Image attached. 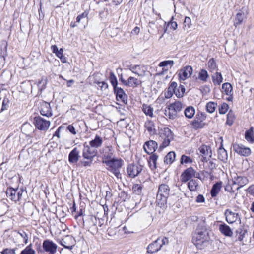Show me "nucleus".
Wrapping results in <instances>:
<instances>
[{
    "label": "nucleus",
    "mask_w": 254,
    "mask_h": 254,
    "mask_svg": "<svg viewBox=\"0 0 254 254\" xmlns=\"http://www.w3.org/2000/svg\"><path fill=\"white\" fill-rule=\"evenodd\" d=\"M17 248H13V249H8L5 248L3 250L2 252H1V254H15L16 250Z\"/></svg>",
    "instance_id": "61"
},
{
    "label": "nucleus",
    "mask_w": 254,
    "mask_h": 254,
    "mask_svg": "<svg viewBox=\"0 0 254 254\" xmlns=\"http://www.w3.org/2000/svg\"><path fill=\"white\" fill-rule=\"evenodd\" d=\"M222 185V182L220 181L216 182L212 186L210 190V194L212 197L214 198L217 195L221 190Z\"/></svg>",
    "instance_id": "29"
},
{
    "label": "nucleus",
    "mask_w": 254,
    "mask_h": 254,
    "mask_svg": "<svg viewBox=\"0 0 254 254\" xmlns=\"http://www.w3.org/2000/svg\"><path fill=\"white\" fill-rule=\"evenodd\" d=\"M39 109L40 114L42 116L49 117L53 115L50 104L48 102L45 101L41 102Z\"/></svg>",
    "instance_id": "13"
},
{
    "label": "nucleus",
    "mask_w": 254,
    "mask_h": 254,
    "mask_svg": "<svg viewBox=\"0 0 254 254\" xmlns=\"http://www.w3.org/2000/svg\"><path fill=\"white\" fill-rule=\"evenodd\" d=\"M169 106L172 108V110H174L176 113L180 112L182 108V104L179 101H176L174 103L170 104Z\"/></svg>",
    "instance_id": "50"
},
{
    "label": "nucleus",
    "mask_w": 254,
    "mask_h": 254,
    "mask_svg": "<svg viewBox=\"0 0 254 254\" xmlns=\"http://www.w3.org/2000/svg\"><path fill=\"white\" fill-rule=\"evenodd\" d=\"M210 237L207 226L202 223L199 224L193 234L192 242L196 248L202 250L209 244Z\"/></svg>",
    "instance_id": "1"
},
{
    "label": "nucleus",
    "mask_w": 254,
    "mask_h": 254,
    "mask_svg": "<svg viewBox=\"0 0 254 254\" xmlns=\"http://www.w3.org/2000/svg\"><path fill=\"white\" fill-rule=\"evenodd\" d=\"M113 91L116 96V99L118 101L124 104H127V96L123 89L118 87L114 89Z\"/></svg>",
    "instance_id": "14"
},
{
    "label": "nucleus",
    "mask_w": 254,
    "mask_h": 254,
    "mask_svg": "<svg viewBox=\"0 0 254 254\" xmlns=\"http://www.w3.org/2000/svg\"><path fill=\"white\" fill-rule=\"evenodd\" d=\"M216 167V164L212 160H210L208 163L206 168L210 170L209 172L206 171V173L210 176V178H212L213 177V175L212 174V171L215 169Z\"/></svg>",
    "instance_id": "47"
},
{
    "label": "nucleus",
    "mask_w": 254,
    "mask_h": 254,
    "mask_svg": "<svg viewBox=\"0 0 254 254\" xmlns=\"http://www.w3.org/2000/svg\"><path fill=\"white\" fill-rule=\"evenodd\" d=\"M173 133L168 127H165L160 132V138L162 140V142L159 146V150H161L169 146L170 141L173 139Z\"/></svg>",
    "instance_id": "4"
},
{
    "label": "nucleus",
    "mask_w": 254,
    "mask_h": 254,
    "mask_svg": "<svg viewBox=\"0 0 254 254\" xmlns=\"http://www.w3.org/2000/svg\"><path fill=\"white\" fill-rule=\"evenodd\" d=\"M217 107V104L214 102H209L206 105V111L210 113H213Z\"/></svg>",
    "instance_id": "51"
},
{
    "label": "nucleus",
    "mask_w": 254,
    "mask_h": 254,
    "mask_svg": "<svg viewBox=\"0 0 254 254\" xmlns=\"http://www.w3.org/2000/svg\"><path fill=\"white\" fill-rule=\"evenodd\" d=\"M157 147V143L153 140L146 141L143 146L144 151L148 154H154V152L156 151Z\"/></svg>",
    "instance_id": "18"
},
{
    "label": "nucleus",
    "mask_w": 254,
    "mask_h": 254,
    "mask_svg": "<svg viewBox=\"0 0 254 254\" xmlns=\"http://www.w3.org/2000/svg\"><path fill=\"white\" fill-rule=\"evenodd\" d=\"M17 191V188L15 189L11 187H8L6 191V195L11 200L16 202Z\"/></svg>",
    "instance_id": "28"
},
{
    "label": "nucleus",
    "mask_w": 254,
    "mask_h": 254,
    "mask_svg": "<svg viewBox=\"0 0 254 254\" xmlns=\"http://www.w3.org/2000/svg\"><path fill=\"white\" fill-rule=\"evenodd\" d=\"M141 84V81L133 77H129L128 78L127 85L129 87L134 88Z\"/></svg>",
    "instance_id": "35"
},
{
    "label": "nucleus",
    "mask_w": 254,
    "mask_h": 254,
    "mask_svg": "<svg viewBox=\"0 0 254 254\" xmlns=\"http://www.w3.org/2000/svg\"><path fill=\"white\" fill-rule=\"evenodd\" d=\"M209 77L207 71L204 69H201L198 73V78L203 82H206Z\"/></svg>",
    "instance_id": "46"
},
{
    "label": "nucleus",
    "mask_w": 254,
    "mask_h": 254,
    "mask_svg": "<svg viewBox=\"0 0 254 254\" xmlns=\"http://www.w3.org/2000/svg\"><path fill=\"white\" fill-rule=\"evenodd\" d=\"M52 49L53 51V52L56 54V55L60 59L61 62L62 63H64V55H63V51L64 50L63 48H60V50H59L58 47L56 45H52Z\"/></svg>",
    "instance_id": "38"
},
{
    "label": "nucleus",
    "mask_w": 254,
    "mask_h": 254,
    "mask_svg": "<svg viewBox=\"0 0 254 254\" xmlns=\"http://www.w3.org/2000/svg\"><path fill=\"white\" fill-rule=\"evenodd\" d=\"M66 203V207L67 209V211L69 212L74 214V212H75L76 210L75 203L73 196L71 194H67L66 195V198L65 199Z\"/></svg>",
    "instance_id": "19"
},
{
    "label": "nucleus",
    "mask_w": 254,
    "mask_h": 254,
    "mask_svg": "<svg viewBox=\"0 0 254 254\" xmlns=\"http://www.w3.org/2000/svg\"><path fill=\"white\" fill-rule=\"evenodd\" d=\"M195 170L192 167L187 168L181 175L180 179L181 182L186 183L195 176Z\"/></svg>",
    "instance_id": "12"
},
{
    "label": "nucleus",
    "mask_w": 254,
    "mask_h": 254,
    "mask_svg": "<svg viewBox=\"0 0 254 254\" xmlns=\"http://www.w3.org/2000/svg\"><path fill=\"white\" fill-rule=\"evenodd\" d=\"M175 153L174 151H170L164 157V162L167 164H171L175 160Z\"/></svg>",
    "instance_id": "40"
},
{
    "label": "nucleus",
    "mask_w": 254,
    "mask_h": 254,
    "mask_svg": "<svg viewBox=\"0 0 254 254\" xmlns=\"http://www.w3.org/2000/svg\"><path fill=\"white\" fill-rule=\"evenodd\" d=\"M9 100L8 98H4L3 102H2V107L1 108L0 112H2L3 111L6 110L9 108Z\"/></svg>",
    "instance_id": "58"
},
{
    "label": "nucleus",
    "mask_w": 254,
    "mask_h": 254,
    "mask_svg": "<svg viewBox=\"0 0 254 254\" xmlns=\"http://www.w3.org/2000/svg\"><path fill=\"white\" fill-rule=\"evenodd\" d=\"M107 233L109 236H114L116 235L117 229L116 228H109L107 230Z\"/></svg>",
    "instance_id": "64"
},
{
    "label": "nucleus",
    "mask_w": 254,
    "mask_h": 254,
    "mask_svg": "<svg viewBox=\"0 0 254 254\" xmlns=\"http://www.w3.org/2000/svg\"><path fill=\"white\" fill-rule=\"evenodd\" d=\"M192 162V159L189 156H187L185 155H182L180 159V163L183 164L184 163H191Z\"/></svg>",
    "instance_id": "56"
},
{
    "label": "nucleus",
    "mask_w": 254,
    "mask_h": 254,
    "mask_svg": "<svg viewBox=\"0 0 254 254\" xmlns=\"http://www.w3.org/2000/svg\"><path fill=\"white\" fill-rule=\"evenodd\" d=\"M35 251L32 248V244L28 245L24 250H23L20 254H35Z\"/></svg>",
    "instance_id": "53"
},
{
    "label": "nucleus",
    "mask_w": 254,
    "mask_h": 254,
    "mask_svg": "<svg viewBox=\"0 0 254 254\" xmlns=\"http://www.w3.org/2000/svg\"><path fill=\"white\" fill-rule=\"evenodd\" d=\"M248 226H241L239 228H238L235 233L237 235L239 234V236L238 237V239L240 241H242L244 238L245 237L246 235H248Z\"/></svg>",
    "instance_id": "25"
},
{
    "label": "nucleus",
    "mask_w": 254,
    "mask_h": 254,
    "mask_svg": "<svg viewBox=\"0 0 254 254\" xmlns=\"http://www.w3.org/2000/svg\"><path fill=\"white\" fill-rule=\"evenodd\" d=\"M235 185H233V183H232V185H227L225 187V190L226 191L230 192H234L235 191Z\"/></svg>",
    "instance_id": "62"
},
{
    "label": "nucleus",
    "mask_w": 254,
    "mask_h": 254,
    "mask_svg": "<svg viewBox=\"0 0 254 254\" xmlns=\"http://www.w3.org/2000/svg\"><path fill=\"white\" fill-rule=\"evenodd\" d=\"M192 68L191 66L187 65L181 69L179 72L180 80H185L190 77L192 73Z\"/></svg>",
    "instance_id": "16"
},
{
    "label": "nucleus",
    "mask_w": 254,
    "mask_h": 254,
    "mask_svg": "<svg viewBox=\"0 0 254 254\" xmlns=\"http://www.w3.org/2000/svg\"><path fill=\"white\" fill-rule=\"evenodd\" d=\"M37 246V251L38 253L46 252L48 253H56L57 251V245L49 239L45 240L42 244V248L40 244L37 242L35 244Z\"/></svg>",
    "instance_id": "5"
},
{
    "label": "nucleus",
    "mask_w": 254,
    "mask_h": 254,
    "mask_svg": "<svg viewBox=\"0 0 254 254\" xmlns=\"http://www.w3.org/2000/svg\"><path fill=\"white\" fill-rule=\"evenodd\" d=\"M232 146L234 152L240 155L248 156L251 154V151L249 147H246L241 144L237 143H233Z\"/></svg>",
    "instance_id": "10"
},
{
    "label": "nucleus",
    "mask_w": 254,
    "mask_h": 254,
    "mask_svg": "<svg viewBox=\"0 0 254 254\" xmlns=\"http://www.w3.org/2000/svg\"><path fill=\"white\" fill-rule=\"evenodd\" d=\"M17 189V195H16V201H19L20 199L21 198L23 192L24 190L23 188H18Z\"/></svg>",
    "instance_id": "63"
},
{
    "label": "nucleus",
    "mask_w": 254,
    "mask_h": 254,
    "mask_svg": "<svg viewBox=\"0 0 254 254\" xmlns=\"http://www.w3.org/2000/svg\"><path fill=\"white\" fill-rule=\"evenodd\" d=\"M195 113V108L191 106L186 107L184 111V114L188 119H191L194 116Z\"/></svg>",
    "instance_id": "39"
},
{
    "label": "nucleus",
    "mask_w": 254,
    "mask_h": 254,
    "mask_svg": "<svg viewBox=\"0 0 254 254\" xmlns=\"http://www.w3.org/2000/svg\"><path fill=\"white\" fill-rule=\"evenodd\" d=\"M169 192L170 188L167 184H162L159 186L156 196V203L160 208L166 207Z\"/></svg>",
    "instance_id": "3"
},
{
    "label": "nucleus",
    "mask_w": 254,
    "mask_h": 254,
    "mask_svg": "<svg viewBox=\"0 0 254 254\" xmlns=\"http://www.w3.org/2000/svg\"><path fill=\"white\" fill-rule=\"evenodd\" d=\"M142 111L147 116H149L150 117H152L153 114V109L150 106L146 104H143L142 107Z\"/></svg>",
    "instance_id": "48"
},
{
    "label": "nucleus",
    "mask_w": 254,
    "mask_h": 254,
    "mask_svg": "<svg viewBox=\"0 0 254 254\" xmlns=\"http://www.w3.org/2000/svg\"><path fill=\"white\" fill-rule=\"evenodd\" d=\"M8 43L6 41L2 40L0 42V55H7Z\"/></svg>",
    "instance_id": "42"
},
{
    "label": "nucleus",
    "mask_w": 254,
    "mask_h": 254,
    "mask_svg": "<svg viewBox=\"0 0 254 254\" xmlns=\"http://www.w3.org/2000/svg\"><path fill=\"white\" fill-rule=\"evenodd\" d=\"M143 189V185L138 184H135L133 185L132 190L134 194L137 195L138 197L136 200L135 199V206L138 204H139L142 200V190Z\"/></svg>",
    "instance_id": "17"
},
{
    "label": "nucleus",
    "mask_w": 254,
    "mask_h": 254,
    "mask_svg": "<svg viewBox=\"0 0 254 254\" xmlns=\"http://www.w3.org/2000/svg\"><path fill=\"white\" fill-rule=\"evenodd\" d=\"M158 158V155L155 153L151 154L150 156L148 162L151 170H154L156 168V162Z\"/></svg>",
    "instance_id": "34"
},
{
    "label": "nucleus",
    "mask_w": 254,
    "mask_h": 254,
    "mask_svg": "<svg viewBox=\"0 0 254 254\" xmlns=\"http://www.w3.org/2000/svg\"><path fill=\"white\" fill-rule=\"evenodd\" d=\"M224 215L226 221L229 224L234 223L238 218L240 220L238 213H234L229 209L225 210Z\"/></svg>",
    "instance_id": "21"
},
{
    "label": "nucleus",
    "mask_w": 254,
    "mask_h": 254,
    "mask_svg": "<svg viewBox=\"0 0 254 254\" xmlns=\"http://www.w3.org/2000/svg\"><path fill=\"white\" fill-rule=\"evenodd\" d=\"M102 162L108 166L107 170L112 172L117 178H121L120 169L124 162L122 159L113 157L109 160H103Z\"/></svg>",
    "instance_id": "2"
},
{
    "label": "nucleus",
    "mask_w": 254,
    "mask_h": 254,
    "mask_svg": "<svg viewBox=\"0 0 254 254\" xmlns=\"http://www.w3.org/2000/svg\"><path fill=\"white\" fill-rule=\"evenodd\" d=\"M46 81L43 78H42L41 79L39 80L37 86L38 87L39 90L41 91L44 89L46 87Z\"/></svg>",
    "instance_id": "57"
},
{
    "label": "nucleus",
    "mask_w": 254,
    "mask_h": 254,
    "mask_svg": "<svg viewBox=\"0 0 254 254\" xmlns=\"http://www.w3.org/2000/svg\"><path fill=\"white\" fill-rule=\"evenodd\" d=\"M234 116L233 113L231 112V111H229L228 114L227 115V121L226 123L230 126L232 125L233 124V120L234 119Z\"/></svg>",
    "instance_id": "59"
},
{
    "label": "nucleus",
    "mask_w": 254,
    "mask_h": 254,
    "mask_svg": "<svg viewBox=\"0 0 254 254\" xmlns=\"http://www.w3.org/2000/svg\"><path fill=\"white\" fill-rule=\"evenodd\" d=\"M162 247L160 239L158 238L155 241L150 244L147 247V252L153 254L159 251Z\"/></svg>",
    "instance_id": "20"
},
{
    "label": "nucleus",
    "mask_w": 254,
    "mask_h": 254,
    "mask_svg": "<svg viewBox=\"0 0 254 254\" xmlns=\"http://www.w3.org/2000/svg\"><path fill=\"white\" fill-rule=\"evenodd\" d=\"M84 148L83 149L82 156L85 159L88 160L93 159L96 155L97 151L94 148L91 147L88 145L86 142L84 143Z\"/></svg>",
    "instance_id": "11"
},
{
    "label": "nucleus",
    "mask_w": 254,
    "mask_h": 254,
    "mask_svg": "<svg viewBox=\"0 0 254 254\" xmlns=\"http://www.w3.org/2000/svg\"><path fill=\"white\" fill-rule=\"evenodd\" d=\"M79 152L76 148H74L69 153L68 160L70 163H75L78 160Z\"/></svg>",
    "instance_id": "33"
},
{
    "label": "nucleus",
    "mask_w": 254,
    "mask_h": 254,
    "mask_svg": "<svg viewBox=\"0 0 254 254\" xmlns=\"http://www.w3.org/2000/svg\"><path fill=\"white\" fill-rule=\"evenodd\" d=\"M33 123L36 128L41 131L47 130L50 125V121L39 116L34 117Z\"/></svg>",
    "instance_id": "8"
},
{
    "label": "nucleus",
    "mask_w": 254,
    "mask_h": 254,
    "mask_svg": "<svg viewBox=\"0 0 254 254\" xmlns=\"http://www.w3.org/2000/svg\"><path fill=\"white\" fill-rule=\"evenodd\" d=\"M177 86L178 84L176 82H170L169 86L167 88V90L165 92V97L166 98H170L173 96V94H175Z\"/></svg>",
    "instance_id": "23"
},
{
    "label": "nucleus",
    "mask_w": 254,
    "mask_h": 254,
    "mask_svg": "<svg viewBox=\"0 0 254 254\" xmlns=\"http://www.w3.org/2000/svg\"><path fill=\"white\" fill-rule=\"evenodd\" d=\"M245 138L250 143H253L254 142V133L253 127H250L248 130L245 131Z\"/></svg>",
    "instance_id": "32"
},
{
    "label": "nucleus",
    "mask_w": 254,
    "mask_h": 254,
    "mask_svg": "<svg viewBox=\"0 0 254 254\" xmlns=\"http://www.w3.org/2000/svg\"><path fill=\"white\" fill-rule=\"evenodd\" d=\"M186 91L185 87L184 85L180 84L179 87L176 88V92H175V95L178 98H181L184 96V93Z\"/></svg>",
    "instance_id": "52"
},
{
    "label": "nucleus",
    "mask_w": 254,
    "mask_h": 254,
    "mask_svg": "<svg viewBox=\"0 0 254 254\" xmlns=\"http://www.w3.org/2000/svg\"><path fill=\"white\" fill-rule=\"evenodd\" d=\"M222 89L226 95H231L233 88L232 85L230 83L226 82L223 83L222 85Z\"/></svg>",
    "instance_id": "45"
},
{
    "label": "nucleus",
    "mask_w": 254,
    "mask_h": 254,
    "mask_svg": "<svg viewBox=\"0 0 254 254\" xmlns=\"http://www.w3.org/2000/svg\"><path fill=\"white\" fill-rule=\"evenodd\" d=\"M188 188L191 191L197 190L198 186V181L196 179H192L190 180L188 184Z\"/></svg>",
    "instance_id": "41"
},
{
    "label": "nucleus",
    "mask_w": 254,
    "mask_h": 254,
    "mask_svg": "<svg viewBox=\"0 0 254 254\" xmlns=\"http://www.w3.org/2000/svg\"><path fill=\"white\" fill-rule=\"evenodd\" d=\"M82 221L84 227H86L88 229L91 228L96 225V218L92 215H88L82 218Z\"/></svg>",
    "instance_id": "22"
},
{
    "label": "nucleus",
    "mask_w": 254,
    "mask_h": 254,
    "mask_svg": "<svg viewBox=\"0 0 254 254\" xmlns=\"http://www.w3.org/2000/svg\"><path fill=\"white\" fill-rule=\"evenodd\" d=\"M208 66L211 72L215 70L217 68V64L214 58H211L208 62Z\"/></svg>",
    "instance_id": "54"
},
{
    "label": "nucleus",
    "mask_w": 254,
    "mask_h": 254,
    "mask_svg": "<svg viewBox=\"0 0 254 254\" xmlns=\"http://www.w3.org/2000/svg\"><path fill=\"white\" fill-rule=\"evenodd\" d=\"M248 14V8L246 7H243L236 14L234 19V26L237 28L238 26L242 24L244 19L247 18Z\"/></svg>",
    "instance_id": "9"
},
{
    "label": "nucleus",
    "mask_w": 254,
    "mask_h": 254,
    "mask_svg": "<svg viewBox=\"0 0 254 254\" xmlns=\"http://www.w3.org/2000/svg\"><path fill=\"white\" fill-rule=\"evenodd\" d=\"M168 65L171 66H173L174 65V61L172 60L164 61L160 62L159 64L160 67H165Z\"/></svg>",
    "instance_id": "60"
},
{
    "label": "nucleus",
    "mask_w": 254,
    "mask_h": 254,
    "mask_svg": "<svg viewBox=\"0 0 254 254\" xmlns=\"http://www.w3.org/2000/svg\"><path fill=\"white\" fill-rule=\"evenodd\" d=\"M201 156H208L209 157H212L211 147L209 145H202L198 149Z\"/></svg>",
    "instance_id": "27"
},
{
    "label": "nucleus",
    "mask_w": 254,
    "mask_h": 254,
    "mask_svg": "<svg viewBox=\"0 0 254 254\" xmlns=\"http://www.w3.org/2000/svg\"><path fill=\"white\" fill-rule=\"evenodd\" d=\"M143 168V166L138 163L129 164L127 168V174L129 177L134 178L141 173Z\"/></svg>",
    "instance_id": "6"
},
{
    "label": "nucleus",
    "mask_w": 254,
    "mask_h": 254,
    "mask_svg": "<svg viewBox=\"0 0 254 254\" xmlns=\"http://www.w3.org/2000/svg\"><path fill=\"white\" fill-rule=\"evenodd\" d=\"M26 129L30 130V131H33V133L35 134H36V131H35L34 130H33L32 126L30 124H24L22 126L21 130L22 132L26 135L27 137H32L30 134H27L26 132Z\"/></svg>",
    "instance_id": "44"
},
{
    "label": "nucleus",
    "mask_w": 254,
    "mask_h": 254,
    "mask_svg": "<svg viewBox=\"0 0 254 254\" xmlns=\"http://www.w3.org/2000/svg\"><path fill=\"white\" fill-rule=\"evenodd\" d=\"M206 114L202 112H197L195 119L191 123L192 127L195 130L202 128L206 125L203 121L206 119Z\"/></svg>",
    "instance_id": "7"
},
{
    "label": "nucleus",
    "mask_w": 254,
    "mask_h": 254,
    "mask_svg": "<svg viewBox=\"0 0 254 254\" xmlns=\"http://www.w3.org/2000/svg\"><path fill=\"white\" fill-rule=\"evenodd\" d=\"M219 230L225 236L231 237L233 235V232L231 228L225 223L219 225Z\"/></svg>",
    "instance_id": "24"
},
{
    "label": "nucleus",
    "mask_w": 254,
    "mask_h": 254,
    "mask_svg": "<svg viewBox=\"0 0 254 254\" xmlns=\"http://www.w3.org/2000/svg\"><path fill=\"white\" fill-rule=\"evenodd\" d=\"M75 243V239L72 236L67 235L64 237V249L71 250L74 246Z\"/></svg>",
    "instance_id": "26"
},
{
    "label": "nucleus",
    "mask_w": 254,
    "mask_h": 254,
    "mask_svg": "<svg viewBox=\"0 0 254 254\" xmlns=\"http://www.w3.org/2000/svg\"><path fill=\"white\" fill-rule=\"evenodd\" d=\"M229 109V105L226 103H223L219 106V113L220 114H225Z\"/></svg>",
    "instance_id": "55"
},
{
    "label": "nucleus",
    "mask_w": 254,
    "mask_h": 254,
    "mask_svg": "<svg viewBox=\"0 0 254 254\" xmlns=\"http://www.w3.org/2000/svg\"><path fill=\"white\" fill-rule=\"evenodd\" d=\"M212 81L214 85H220L223 82V77L220 72H216L212 75Z\"/></svg>",
    "instance_id": "36"
},
{
    "label": "nucleus",
    "mask_w": 254,
    "mask_h": 254,
    "mask_svg": "<svg viewBox=\"0 0 254 254\" xmlns=\"http://www.w3.org/2000/svg\"><path fill=\"white\" fill-rule=\"evenodd\" d=\"M102 143V138L98 135H96L95 138L89 142V145L92 148H97L101 146Z\"/></svg>",
    "instance_id": "30"
},
{
    "label": "nucleus",
    "mask_w": 254,
    "mask_h": 254,
    "mask_svg": "<svg viewBox=\"0 0 254 254\" xmlns=\"http://www.w3.org/2000/svg\"><path fill=\"white\" fill-rule=\"evenodd\" d=\"M145 127L150 134H154L156 130L154 123L151 120H148L145 123Z\"/></svg>",
    "instance_id": "43"
},
{
    "label": "nucleus",
    "mask_w": 254,
    "mask_h": 254,
    "mask_svg": "<svg viewBox=\"0 0 254 254\" xmlns=\"http://www.w3.org/2000/svg\"><path fill=\"white\" fill-rule=\"evenodd\" d=\"M177 113L174 110H172L170 106H167L165 110V115L170 119H175L177 115Z\"/></svg>",
    "instance_id": "37"
},
{
    "label": "nucleus",
    "mask_w": 254,
    "mask_h": 254,
    "mask_svg": "<svg viewBox=\"0 0 254 254\" xmlns=\"http://www.w3.org/2000/svg\"><path fill=\"white\" fill-rule=\"evenodd\" d=\"M232 182H233V185H235V186L237 185L238 186L235 188V190H238L240 188L248 184L249 180L246 177L238 176L236 174V175L233 178Z\"/></svg>",
    "instance_id": "15"
},
{
    "label": "nucleus",
    "mask_w": 254,
    "mask_h": 254,
    "mask_svg": "<svg viewBox=\"0 0 254 254\" xmlns=\"http://www.w3.org/2000/svg\"><path fill=\"white\" fill-rule=\"evenodd\" d=\"M109 79H110V83H111V84L113 87V89L117 87H118V82L116 76L115 75L114 73L112 72L110 73Z\"/></svg>",
    "instance_id": "49"
},
{
    "label": "nucleus",
    "mask_w": 254,
    "mask_h": 254,
    "mask_svg": "<svg viewBox=\"0 0 254 254\" xmlns=\"http://www.w3.org/2000/svg\"><path fill=\"white\" fill-rule=\"evenodd\" d=\"M218 157L222 161H225L228 158L227 151L223 148L222 143L218 150Z\"/></svg>",
    "instance_id": "31"
}]
</instances>
